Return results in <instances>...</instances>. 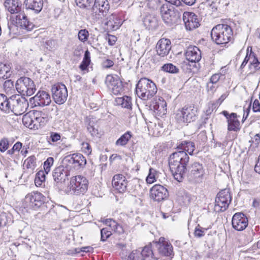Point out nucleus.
I'll return each mask as SVG.
<instances>
[{
  "mask_svg": "<svg viewBox=\"0 0 260 260\" xmlns=\"http://www.w3.org/2000/svg\"><path fill=\"white\" fill-rule=\"evenodd\" d=\"M196 148L194 143L191 141H182L177 146L179 150L170 155L169 164L170 171L175 180L181 182L187 171L186 165L189 157L186 152L190 155Z\"/></svg>",
  "mask_w": 260,
  "mask_h": 260,
  "instance_id": "nucleus-1",
  "label": "nucleus"
},
{
  "mask_svg": "<svg viewBox=\"0 0 260 260\" xmlns=\"http://www.w3.org/2000/svg\"><path fill=\"white\" fill-rule=\"evenodd\" d=\"M211 36L217 44H226L233 39V31L228 24H219L212 28Z\"/></svg>",
  "mask_w": 260,
  "mask_h": 260,
  "instance_id": "nucleus-2",
  "label": "nucleus"
},
{
  "mask_svg": "<svg viewBox=\"0 0 260 260\" xmlns=\"http://www.w3.org/2000/svg\"><path fill=\"white\" fill-rule=\"evenodd\" d=\"M157 90L155 83L146 78H141L136 85V92L138 96L144 101L152 98Z\"/></svg>",
  "mask_w": 260,
  "mask_h": 260,
  "instance_id": "nucleus-3",
  "label": "nucleus"
},
{
  "mask_svg": "<svg viewBox=\"0 0 260 260\" xmlns=\"http://www.w3.org/2000/svg\"><path fill=\"white\" fill-rule=\"evenodd\" d=\"M185 56L186 60L181 63V66L183 70L190 71L196 66V63L199 62L201 58V51L195 46H189L187 47Z\"/></svg>",
  "mask_w": 260,
  "mask_h": 260,
  "instance_id": "nucleus-4",
  "label": "nucleus"
},
{
  "mask_svg": "<svg viewBox=\"0 0 260 260\" xmlns=\"http://www.w3.org/2000/svg\"><path fill=\"white\" fill-rule=\"evenodd\" d=\"M88 181L84 176L79 175L71 178L68 186L71 194L79 195L84 194L87 190Z\"/></svg>",
  "mask_w": 260,
  "mask_h": 260,
  "instance_id": "nucleus-5",
  "label": "nucleus"
},
{
  "mask_svg": "<svg viewBox=\"0 0 260 260\" xmlns=\"http://www.w3.org/2000/svg\"><path fill=\"white\" fill-rule=\"evenodd\" d=\"M187 170V177L189 182L197 184L203 181L205 170L201 164L194 162L188 166Z\"/></svg>",
  "mask_w": 260,
  "mask_h": 260,
  "instance_id": "nucleus-6",
  "label": "nucleus"
},
{
  "mask_svg": "<svg viewBox=\"0 0 260 260\" xmlns=\"http://www.w3.org/2000/svg\"><path fill=\"white\" fill-rule=\"evenodd\" d=\"M197 109L192 106H185L177 111L175 118L179 123H187L196 119Z\"/></svg>",
  "mask_w": 260,
  "mask_h": 260,
  "instance_id": "nucleus-7",
  "label": "nucleus"
},
{
  "mask_svg": "<svg viewBox=\"0 0 260 260\" xmlns=\"http://www.w3.org/2000/svg\"><path fill=\"white\" fill-rule=\"evenodd\" d=\"M17 90L26 96L32 95L36 90L34 81L29 78L23 77L18 79L15 84Z\"/></svg>",
  "mask_w": 260,
  "mask_h": 260,
  "instance_id": "nucleus-8",
  "label": "nucleus"
},
{
  "mask_svg": "<svg viewBox=\"0 0 260 260\" xmlns=\"http://www.w3.org/2000/svg\"><path fill=\"white\" fill-rule=\"evenodd\" d=\"M86 164V160L83 155L80 153H74L64 157L63 160V164L66 166L69 170H78Z\"/></svg>",
  "mask_w": 260,
  "mask_h": 260,
  "instance_id": "nucleus-9",
  "label": "nucleus"
},
{
  "mask_svg": "<svg viewBox=\"0 0 260 260\" xmlns=\"http://www.w3.org/2000/svg\"><path fill=\"white\" fill-rule=\"evenodd\" d=\"M232 200L230 190L229 189H224L220 191L217 194L215 202V210L217 212H223L225 211Z\"/></svg>",
  "mask_w": 260,
  "mask_h": 260,
  "instance_id": "nucleus-10",
  "label": "nucleus"
},
{
  "mask_svg": "<svg viewBox=\"0 0 260 260\" xmlns=\"http://www.w3.org/2000/svg\"><path fill=\"white\" fill-rule=\"evenodd\" d=\"M28 105V102L24 98L19 95L10 97V111L15 115H20L24 113Z\"/></svg>",
  "mask_w": 260,
  "mask_h": 260,
  "instance_id": "nucleus-11",
  "label": "nucleus"
},
{
  "mask_svg": "<svg viewBox=\"0 0 260 260\" xmlns=\"http://www.w3.org/2000/svg\"><path fill=\"white\" fill-rule=\"evenodd\" d=\"M153 248L157 250L159 257L160 255L170 257L174 256L172 245L164 237H160L158 241L153 243Z\"/></svg>",
  "mask_w": 260,
  "mask_h": 260,
  "instance_id": "nucleus-12",
  "label": "nucleus"
},
{
  "mask_svg": "<svg viewBox=\"0 0 260 260\" xmlns=\"http://www.w3.org/2000/svg\"><path fill=\"white\" fill-rule=\"evenodd\" d=\"M52 98L54 102L61 105L67 101L68 93L66 86L61 83H57L52 86L51 88Z\"/></svg>",
  "mask_w": 260,
  "mask_h": 260,
  "instance_id": "nucleus-13",
  "label": "nucleus"
},
{
  "mask_svg": "<svg viewBox=\"0 0 260 260\" xmlns=\"http://www.w3.org/2000/svg\"><path fill=\"white\" fill-rule=\"evenodd\" d=\"M44 202V196L41 193L38 192L28 193L24 200V203L27 207L34 210L38 209Z\"/></svg>",
  "mask_w": 260,
  "mask_h": 260,
  "instance_id": "nucleus-14",
  "label": "nucleus"
},
{
  "mask_svg": "<svg viewBox=\"0 0 260 260\" xmlns=\"http://www.w3.org/2000/svg\"><path fill=\"white\" fill-rule=\"evenodd\" d=\"M105 83L107 87L115 95L121 94L123 91L122 82L117 76L107 75Z\"/></svg>",
  "mask_w": 260,
  "mask_h": 260,
  "instance_id": "nucleus-15",
  "label": "nucleus"
},
{
  "mask_svg": "<svg viewBox=\"0 0 260 260\" xmlns=\"http://www.w3.org/2000/svg\"><path fill=\"white\" fill-rule=\"evenodd\" d=\"M109 4L107 0H95L92 8V14L96 18H102L106 16L109 10Z\"/></svg>",
  "mask_w": 260,
  "mask_h": 260,
  "instance_id": "nucleus-16",
  "label": "nucleus"
},
{
  "mask_svg": "<svg viewBox=\"0 0 260 260\" xmlns=\"http://www.w3.org/2000/svg\"><path fill=\"white\" fill-rule=\"evenodd\" d=\"M4 5L6 9L11 14H18L17 17L19 19L26 18L25 14L21 11V3L19 0H6Z\"/></svg>",
  "mask_w": 260,
  "mask_h": 260,
  "instance_id": "nucleus-17",
  "label": "nucleus"
},
{
  "mask_svg": "<svg viewBox=\"0 0 260 260\" xmlns=\"http://www.w3.org/2000/svg\"><path fill=\"white\" fill-rule=\"evenodd\" d=\"M70 171L66 166H59L54 169L53 171V178L57 184H62L68 180Z\"/></svg>",
  "mask_w": 260,
  "mask_h": 260,
  "instance_id": "nucleus-18",
  "label": "nucleus"
},
{
  "mask_svg": "<svg viewBox=\"0 0 260 260\" xmlns=\"http://www.w3.org/2000/svg\"><path fill=\"white\" fill-rule=\"evenodd\" d=\"M51 102L50 94L44 90H39L35 96L30 99V102L34 104L35 106H47Z\"/></svg>",
  "mask_w": 260,
  "mask_h": 260,
  "instance_id": "nucleus-19",
  "label": "nucleus"
},
{
  "mask_svg": "<svg viewBox=\"0 0 260 260\" xmlns=\"http://www.w3.org/2000/svg\"><path fill=\"white\" fill-rule=\"evenodd\" d=\"M248 219L245 214L241 212L235 213L232 218L233 228L238 231L244 230L248 225Z\"/></svg>",
  "mask_w": 260,
  "mask_h": 260,
  "instance_id": "nucleus-20",
  "label": "nucleus"
},
{
  "mask_svg": "<svg viewBox=\"0 0 260 260\" xmlns=\"http://www.w3.org/2000/svg\"><path fill=\"white\" fill-rule=\"evenodd\" d=\"M150 197L154 201L160 202L165 200L168 196V190L163 186L155 184L150 189Z\"/></svg>",
  "mask_w": 260,
  "mask_h": 260,
  "instance_id": "nucleus-21",
  "label": "nucleus"
},
{
  "mask_svg": "<svg viewBox=\"0 0 260 260\" xmlns=\"http://www.w3.org/2000/svg\"><path fill=\"white\" fill-rule=\"evenodd\" d=\"M183 20L187 30H192L197 28L200 25L199 19L198 16L192 12H184Z\"/></svg>",
  "mask_w": 260,
  "mask_h": 260,
  "instance_id": "nucleus-22",
  "label": "nucleus"
},
{
  "mask_svg": "<svg viewBox=\"0 0 260 260\" xmlns=\"http://www.w3.org/2000/svg\"><path fill=\"white\" fill-rule=\"evenodd\" d=\"M112 183L115 189L119 192H124L128 185V182L125 177L122 174L115 175L113 177Z\"/></svg>",
  "mask_w": 260,
  "mask_h": 260,
  "instance_id": "nucleus-23",
  "label": "nucleus"
},
{
  "mask_svg": "<svg viewBox=\"0 0 260 260\" xmlns=\"http://www.w3.org/2000/svg\"><path fill=\"white\" fill-rule=\"evenodd\" d=\"M171 41L169 39H160L156 45L157 54L162 57L167 56L171 49Z\"/></svg>",
  "mask_w": 260,
  "mask_h": 260,
  "instance_id": "nucleus-24",
  "label": "nucleus"
},
{
  "mask_svg": "<svg viewBox=\"0 0 260 260\" xmlns=\"http://www.w3.org/2000/svg\"><path fill=\"white\" fill-rule=\"evenodd\" d=\"M25 9L31 10L35 14H39L43 9V0H24L23 2Z\"/></svg>",
  "mask_w": 260,
  "mask_h": 260,
  "instance_id": "nucleus-25",
  "label": "nucleus"
},
{
  "mask_svg": "<svg viewBox=\"0 0 260 260\" xmlns=\"http://www.w3.org/2000/svg\"><path fill=\"white\" fill-rule=\"evenodd\" d=\"M105 24L107 26L109 30L114 31L118 29L121 25V20L115 14H111L106 18Z\"/></svg>",
  "mask_w": 260,
  "mask_h": 260,
  "instance_id": "nucleus-26",
  "label": "nucleus"
},
{
  "mask_svg": "<svg viewBox=\"0 0 260 260\" xmlns=\"http://www.w3.org/2000/svg\"><path fill=\"white\" fill-rule=\"evenodd\" d=\"M153 244H149L145 246L141 250L143 260H158L160 258L157 252L154 251Z\"/></svg>",
  "mask_w": 260,
  "mask_h": 260,
  "instance_id": "nucleus-27",
  "label": "nucleus"
},
{
  "mask_svg": "<svg viewBox=\"0 0 260 260\" xmlns=\"http://www.w3.org/2000/svg\"><path fill=\"white\" fill-rule=\"evenodd\" d=\"M160 13L165 23L167 24H171L173 23L175 18L174 13L168 5H163L161 7Z\"/></svg>",
  "mask_w": 260,
  "mask_h": 260,
  "instance_id": "nucleus-28",
  "label": "nucleus"
},
{
  "mask_svg": "<svg viewBox=\"0 0 260 260\" xmlns=\"http://www.w3.org/2000/svg\"><path fill=\"white\" fill-rule=\"evenodd\" d=\"M142 184H144L141 180L137 178H134L128 181V187L129 191H132L138 196L142 194L145 190V188L143 187Z\"/></svg>",
  "mask_w": 260,
  "mask_h": 260,
  "instance_id": "nucleus-29",
  "label": "nucleus"
},
{
  "mask_svg": "<svg viewBox=\"0 0 260 260\" xmlns=\"http://www.w3.org/2000/svg\"><path fill=\"white\" fill-rule=\"evenodd\" d=\"M33 115L35 117L34 119L35 129H38L45 125L48 120L47 115L42 111H34Z\"/></svg>",
  "mask_w": 260,
  "mask_h": 260,
  "instance_id": "nucleus-30",
  "label": "nucleus"
},
{
  "mask_svg": "<svg viewBox=\"0 0 260 260\" xmlns=\"http://www.w3.org/2000/svg\"><path fill=\"white\" fill-rule=\"evenodd\" d=\"M153 110L159 116L165 115L167 112V103L162 98H159L153 106Z\"/></svg>",
  "mask_w": 260,
  "mask_h": 260,
  "instance_id": "nucleus-31",
  "label": "nucleus"
},
{
  "mask_svg": "<svg viewBox=\"0 0 260 260\" xmlns=\"http://www.w3.org/2000/svg\"><path fill=\"white\" fill-rule=\"evenodd\" d=\"M192 200L191 196L184 190H180L177 194V200L178 203L183 205H188Z\"/></svg>",
  "mask_w": 260,
  "mask_h": 260,
  "instance_id": "nucleus-32",
  "label": "nucleus"
},
{
  "mask_svg": "<svg viewBox=\"0 0 260 260\" xmlns=\"http://www.w3.org/2000/svg\"><path fill=\"white\" fill-rule=\"evenodd\" d=\"M232 117H230L228 120V130L229 131L238 132L240 129V123L237 119V115L235 113H232Z\"/></svg>",
  "mask_w": 260,
  "mask_h": 260,
  "instance_id": "nucleus-33",
  "label": "nucleus"
},
{
  "mask_svg": "<svg viewBox=\"0 0 260 260\" xmlns=\"http://www.w3.org/2000/svg\"><path fill=\"white\" fill-rule=\"evenodd\" d=\"M116 105L121 106L122 108L131 109L132 108V99L128 96L117 98L115 100Z\"/></svg>",
  "mask_w": 260,
  "mask_h": 260,
  "instance_id": "nucleus-34",
  "label": "nucleus"
},
{
  "mask_svg": "<svg viewBox=\"0 0 260 260\" xmlns=\"http://www.w3.org/2000/svg\"><path fill=\"white\" fill-rule=\"evenodd\" d=\"M0 109L6 113L10 111V98L8 99L3 94H0Z\"/></svg>",
  "mask_w": 260,
  "mask_h": 260,
  "instance_id": "nucleus-35",
  "label": "nucleus"
},
{
  "mask_svg": "<svg viewBox=\"0 0 260 260\" xmlns=\"http://www.w3.org/2000/svg\"><path fill=\"white\" fill-rule=\"evenodd\" d=\"M35 117L33 115V112H29L23 115L22 118V122L23 124L27 127L30 129H35L34 125V119Z\"/></svg>",
  "mask_w": 260,
  "mask_h": 260,
  "instance_id": "nucleus-36",
  "label": "nucleus"
},
{
  "mask_svg": "<svg viewBox=\"0 0 260 260\" xmlns=\"http://www.w3.org/2000/svg\"><path fill=\"white\" fill-rule=\"evenodd\" d=\"M11 73L9 64L0 63V78L8 79L10 78Z\"/></svg>",
  "mask_w": 260,
  "mask_h": 260,
  "instance_id": "nucleus-37",
  "label": "nucleus"
},
{
  "mask_svg": "<svg viewBox=\"0 0 260 260\" xmlns=\"http://www.w3.org/2000/svg\"><path fill=\"white\" fill-rule=\"evenodd\" d=\"M132 136V135L131 132H126L116 141V145L122 146L125 145Z\"/></svg>",
  "mask_w": 260,
  "mask_h": 260,
  "instance_id": "nucleus-38",
  "label": "nucleus"
},
{
  "mask_svg": "<svg viewBox=\"0 0 260 260\" xmlns=\"http://www.w3.org/2000/svg\"><path fill=\"white\" fill-rule=\"evenodd\" d=\"M90 52L87 50L84 53L83 59L79 66V68L82 71H85L87 69L88 66L90 63Z\"/></svg>",
  "mask_w": 260,
  "mask_h": 260,
  "instance_id": "nucleus-39",
  "label": "nucleus"
},
{
  "mask_svg": "<svg viewBox=\"0 0 260 260\" xmlns=\"http://www.w3.org/2000/svg\"><path fill=\"white\" fill-rule=\"evenodd\" d=\"M46 173L43 170L39 171L36 176L35 183L36 186H40L42 183L45 181Z\"/></svg>",
  "mask_w": 260,
  "mask_h": 260,
  "instance_id": "nucleus-40",
  "label": "nucleus"
},
{
  "mask_svg": "<svg viewBox=\"0 0 260 260\" xmlns=\"http://www.w3.org/2000/svg\"><path fill=\"white\" fill-rule=\"evenodd\" d=\"M161 68L162 71L171 74H177L179 72V69L172 63L165 64Z\"/></svg>",
  "mask_w": 260,
  "mask_h": 260,
  "instance_id": "nucleus-41",
  "label": "nucleus"
},
{
  "mask_svg": "<svg viewBox=\"0 0 260 260\" xmlns=\"http://www.w3.org/2000/svg\"><path fill=\"white\" fill-rule=\"evenodd\" d=\"M36 159L35 156H30L24 161V165L25 166L27 169H30L32 171L36 167Z\"/></svg>",
  "mask_w": 260,
  "mask_h": 260,
  "instance_id": "nucleus-42",
  "label": "nucleus"
},
{
  "mask_svg": "<svg viewBox=\"0 0 260 260\" xmlns=\"http://www.w3.org/2000/svg\"><path fill=\"white\" fill-rule=\"evenodd\" d=\"M140 250H133L128 255L127 260H143Z\"/></svg>",
  "mask_w": 260,
  "mask_h": 260,
  "instance_id": "nucleus-43",
  "label": "nucleus"
},
{
  "mask_svg": "<svg viewBox=\"0 0 260 260\" xmlns=\"http://www.w3.org/2000/svg\"><path fill=\"white\" fill-rule=\"evenodd\" d=\"M54 162V159L53 157H48L46 161L44 162V169L43 172H45L46 174H48L51 170V168Z\"/></svg>",
  "mask_w": 260,
  "mask_h": 260,
  "instance_id": "nucleus-44",
  "label": "nucleus"
},
{
  "mask_svg": "<svg viewBox=\"0 0 260 260\" xmlns=\"http://www.w3.org/2000/svg\"><path fill=\"white\" fill-rule=\"evenodd\" d=\"M156 171L153 168H150L149 173L146 178V181L148 183L151 184L156 181Z\"/></svg>",
  "mask_w": 260,
  "mask_h": 260,
  "instance_id": "nucleus-45",
  "label": "nucleus"
},
{
  "mask_svg": "<svg viewBox=\"0 0 260 260\" xmlns=\"http://www.w3.org/2000/svg\"><path fill=\"white\" fill-rule=\"evenodd\" d=\"M111 234V232L109 231L107 228H103L101 230V240L103 242L106 241Z\"/></svg>",
  "mask_w": 260,
  "mask_h": 260,
  "instance_id": "nucleus-46",
  "label": "nucleus"
},
{
  "mask_svg": "<svg viewBox=\"0 0 260 260\" xmlns=\"http://www.w3.org/2000/svg\"><path fill=\"white\" fill-rule=\"evenodd\" d=\"M89 36L88 31L84 29L80 30L78 32V38L82 42H85L88 39Z\"/></svg>",
  "mask_w": 260,
  "mask_h": 260,
  "instance_id": "nucleus-47",
  "label": "nucleus"
},
{
  "mask_svg": "<svg viewBox=\"0 0 260 260\" xmlns=\"http://www.w3.org/2000/svg\"><path fill=\"white\" fill-rule=\"evenodd\" d=\"M87 129L92 136H98L99 134L98 129L95 127L93 122H89L87 126Z\"/></svg>",
  "mask_w": 260,
  "mask_h": 260,
  "instance_id": "nucleus-48",
  "label": "nucleus"
},
{
  "mask_svg": "<svg viewBox=\"0 0 260 260\" xmlns=\"http://www.w3.org/2000/svg\"><path fill=\"white\" fill-rule=\"evenodd\" d=\"M207 230L205 228L201 227L198 224L195 228L194 235V236L198 238H201L205 235V231Z\"/></svg>",
  "mask_w": 260,
  "mask_h": 260,
  "instance_id": "nucleus-49",
  "label": "nucleus"
},
{
  "mask_svg": "<svg viewBox=\"0 0 260 260\" xmlns=\"http://www.w3.org/2000/svg\"><path fill=\"white\" fill-rule=\"evenodd\" d=\"M9 141L6 138L2 139L0 141V151L5 152L9 148Z\"/></svg>",
  "mask_w": 260,
  "mask_h": 260,
  "instance_id": "nucleus-50",
  "label": "nucleus"
},
{
  "mask_svg": "<svg viewBox=\"0 0 260 260\" xmlns=\"http://www.w3.org/2000/svg\"><path fill=\"white\" fill-rule=\"evenodd\" d=\"M8 222L7 214L5 212H0V228L5 226Z\"/></svg>",
  "mask_w": 260,
  "mask_h": 260,
  "instance_id": "nucleus-51",
  "label": "nucleus"
},
{
  "mask_svg": "<svg viewBox=\"0 0 260 260\" xmlns=\"http://www.w3.org/2000/svg\"><path fill=\"white\" fill-rule=\"evenodd\" d=\"M92 0H75L76 4L80 8H86Z\"/></svg>",
  "mask_w": 260,
  "mask_h": 260,
  "instance_id": "nucleus-52",
  "label": "nucleus"
},
{
  "mask_svg": "<svg viewBox=\"0 0 260 260\" xmlns=\"http://www.w3.org/2000/svg\"><path fill=\"white\" fill-rule=\"evenodd\" d=\"M217 88L216 84H214L211 82H209L207 83V90L208 92L214 93Z\"/></svg>",
  "mask_w": 260,
  "mask_h": 260,
  "instance_id": "nucleus-53",
  "label": "nucleus"
},
{
  "mask_svg": "<svg viewBox=\"0 0 260 260\" xmlns=\"http://www.w3.org/2000/svg\"><path fill=\"white\" fill-rule=\"evenodd\" d=\"M83 151L87 154H89L91 152V148L90 145L87 142H83L82 144Z\"/></svg>",
  "mask_w": 260,
  "mask_h": 260,
  "instance_id": "nucleus-54",
  "label": "nucleus"
},
{
  "mask_svg": "<svg viewBox=\"0 0 260 260\" xmlns=\"http://www.w3.org/2000/svg\"><path fill=\"white\" fill-rule=\"evenodd\" d=\"M112 230L118 234H123L124 232L123 227L115 221V225L113 227Z\"/></svg>",
  "mask_w": 260,
  "mask_h": 260,
  "instance_id": "nucleus-55",
  "label": "nucleus"
},
{
  "mask_svg": "<svg viewBox=\"0 0 260 260\" xmlns=\"http://www.w3.org/2000/svg\"><path fill=\"white\" fill-rule=\"evenodd\" d=\"M249 70H250V73H253L256 71L260 69V62L258 61L257 62L254 63L249 66Z\"/></svg>",
  "mask_w": 260,
  "mask_h": 260,
  "instance_id": "nucleus-56",
  "label": "nucleus"
},
{
  "mask_svg": "<svg viewBox=\"0 0 260 260\" xmlns=\"http://www.w3.org/2000/svg\"><path fill=\"white\" fill-rule=\"evenodd\" d=\"M50 138L51 140L53 142H55L58 141L60 139L61 136L59 134L54 132H51L50 133Z\"/></svg>",
  "mask_w": 260,
  "mask_h": 260,
  "instance_id": "nucleus-57",
  "label": "nucleus"
},
{
  "mask_svg": "<svg viewBox=\"0 0 260 260\" xmlns=\"http://www.w3.org/2000/svg\"><path fill=\"white\" fill-rule=\"evenodd\" d=\"M252 110L254 112H260V102L258 100H255L253 102Z\"/></svg>",
  "mask_w": 260,
  "mask_h": 260,
  "instance_id": "nucleus-58",
  "label": "nucleus"
},
{
  "mask_svg": "<svg viewBox=\"0 0 260 260\" xmlns=\"http://www.w3.org/2000/svg\"><path fill=\"white\" fill-rule=\"evenodd\" d=\"M248 59L250 62L249 65L254 64V63H256L258 61L257 57H256L255 54L252 52H250V53L248 56Z\"/></svg>",
  "mask_w": 260,
  "mask_h": 260,
  "instance_id": "nucleus-59",
  "label": "nucleus"
},
{
  "mask_svg": "<svg viewBox=\"0 0 260 260\" xmlns=\"http://www.w3.org/2000/svg\"><path fill=\"white\" fill-rule=\"evenodd\" d=\"M113 65V61L112 60L109 59L105 60L102 63L103 67L105 69L110 68L112 67Z\"/></svg>",
  "mask_w": 260,
  "mask_h": 260,
  "instance_id": "nucleus-60",
  "label": "nucleus"
},
{
  "mask_svg": "<svg viewBox=\"0 0 260 260\" xmlns=\"http://www.w3.org/2000/svg\"><path fill=\"white\" fill-rule=\"evenodd\" d=\"M221 76V74H215L213 75L210 79V82H211L212 83L216 84L218 82V81L219 80Z\"/></svg>",
  "mask_w": 260,
  "mask_h": 260,
  "instance_id": "nucleus-61",
  "label": "nucleus"
},
{
  "mask_svg": "<svg viewBox=\"0 0 260 260\" xmlns=\"http://www.w3.org/2000/svg\"><path fill=\"white\" fill-rule=\"evenodd\" d=\"M23 20V25L24 26L25 29L28 31L31 30L34 28V25L32 23H29V22L27 20V18Z\"/></svg>",
  "mask_w": 260,
  "mask_h": 260,
  "instance_id": "nucleus-62",
  "label": "nucleus"
},
{
  "mask_svg": "<svg viewBox=\"0 0 260 260\" xmlns=\"http://www.w3.org/2000/svg\"><path fill=\"white\" fill-rule=\"evenodd\" d=\"M104 223L106 225L111 228V229H112L113 227L115 225V221L111 218L105 219L104 221Z\"/></svg>",
  "mask_w": 260,
  "mask_h": 260,
  "instance_id": "nucleus-63",
  "label": "nucleus"
},
{
  "mask_svg": "<svg viewBox=\"0 0 260 260\" xmlns=\"http://www.w3.org/2000/svg\"><path fill=\"white\" fill-rule=\"evenodd\" d=\"M108 41L110 45H113L116 41V37L113 35H109L108 37Z\"/></svg>",
  "mask_w": 260,
  "mask_h": 260,
  "instance_id": "nucleus-64",
  "label": "nucleus"
}]
</instances>
